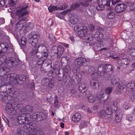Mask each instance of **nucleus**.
<instances>
[{"label": "nucleus", "mask_w": 135, "mask_h": 135, "mask_svg": "<svg viewBox=\"0 0 135 135\" xmlns=\"http://www.w3.org/2000/svg\"><path fill=\"white\" fill-rule=\"evenodd\" d=\"M68 7V5L66 3H64L61 4L59 7H57V10H64Z\"/></svg>", "instance_id": "obj_38"}, {"label": "nucleus", "mask_w": 135, "mask_h": 135, "mask_svg": "<svg viewBox=\"0 0 135 135\" xmlns=\"http://www.w3.org/2000/svg\"><path fill=\"white\" fill-rule=\"evenodd\" d=\"M13 89L5 85L0 86V95L2 96L9 94L12 90Z\"/></svg>", "instance_id": "obj_8"}, {"label": "nucleus", "mask_w": 135, "mask_h": 135, "mask_svg": "<svg viewBox=\"0 0 135 135\" xmlns=\"http://www.w3.org/2000/svg\"><path fill=\"white\" fill-rule=\"evenodd\" d=\"M95 37L99 40H101L102 39L103 37V33L97 31L95 32Z\"/></svg>", "instance_id": "obj_32"}, {"label": "nucleus", "mask_w": 135, "mask_h": 135, "mask_svg": "<svg viewBox=\"0 0 135 135\" xmlns=\"http://www.w3.org/2000/svg\"><path fill=\"white\" fill-rule=\"evenodd\" d=\"M87 127V122L84 120L82 121L79 126V128L80 129L84 128Z\"/></svg>", "instance_id": "obj_35"}, {"label": "nucleus", "mask_w": 135, "mask_h": 135, "mask_svg": "<svg viewBox=\"0 0 135 135\" xmlns=\"http://www.w3.org/2000/svg\"><path fill=\"white\" fill-rule=\"evenodd\" d=\"M110 108L113 114V113L114 114L116 113V112H117V111H119L117 110V107L116 105H115L113 102V104L110 105Z\"/></svg>", "instance_id": "obj_33"}, {"label": "nucleus", "mask_w": 135, "mask_h": 135, "mask_svg": "<svg viewBox=\"0 0 135 135\" xmlns=\"http://www.w3.org/2000/svg\"><path fill=\"white\" fill-rule=\"evenodd\" d=\"M57 47L58 48L57 57L60 58L63 53L64 49L63 47L61 45H59Z\"/></svg>", "instance_id": "obj_29"}, {"label": "nucleus", "mask_w": 135, "mask_h": 135, "mask_svg": "<svg viewBox=\"0 0 135 135\" xmlns=\"http://www.w3.org/2000/svg\"><path fill=\"white\" fill-rule=\"evenodd\" d=\"M3 119L4 121L6 123L8 126L9 127H10L11 126L9 125V119L6 117L5 116H4V117H3Z\"/></svg>", "instance_id": "obj_59"}, {"label": "nucleus", "mask_w": 135, "mask_h": 135, "mask_svg": "<svg viewBox=\"0 0 135 135\" xmlns=\"http://www.w3.org/2000/svg\"><path fill=\"white\" fill-rule=\"evenodd\" d=\"M61 62L63 63L68 62V59H67L66 56H65L62 57L61 59Z\"/></svg>", "instance_id": "obj_55"}, {"label": "nucleus", "mask_w": 135, "mask_h": 135, "mask_svg": "<svg viewBox=\"0 0 135 135\" xmlns=\"http://www.w3.org/2000/svg\"><path fill=\"white\" fill-rule=\"evenodd\" d=\"M81 117V114L78 112H76L72 116V120L74 122H78L80 120Z\"/></svg>", "instance_id": "obj_20"}, {"label": "nucleus", "mask_w": 135, "mask_h": 135, "mask_svg": "<svg viewBox=\"0 0 135 135\" xmlns=\"http://www.w3.org/2000/svg\"><path fill=\"white\" fill-rule=\"evenodd\" d=\"M33 26L32 24L29 23H28L25 28L24 33H26L27 32L30 31L33 27Z\"/></svg>", "instance_id": "obj_26"}, {"label": "nucleus", "mask_w": 135, "mask_h": 135, "mask_svg": "<svg viewBox=\"0 0 135 135\" xmlns=\"http://www.w3.org/2000/svg\"><path fill=\"white\" fill-rule=\"evenodd\" d=\"M15 63V62L13 60H8L6 62V64L7 66L9 67V68L10 69V68H12L14 66Z\"/></svg>", "instance_id": "obj_34"}, {"label": "nucleus", "mask_w": 135, "mask_h": 135, "mask_svg": "<svg viewBox=\"0 0 135 135\" xmlns=\"http://www.w3.org/2000/svg\"><path fill=\"white\" fill-rule=\"evenodd\" d=\"M127 86L128 87H129L130 89H132L134 87L135 84L134 83L131 82L128 83Z\"/></svg>", "instance_id": "obj_54"}, {"label": "nucleus", "mask_w": 135, "mask_h": 135, "mask_svg": "<svg viewBox=\"0 0 135 135\" xmlns=\"http://www.w3.org/2000/svg\"><path fill=\"white\" fill-rule=\"evenodd\" d=\"M37 45H36V46H32V50L31 52V54L32 55L34 56L35 55L38 51L39 50H38V46L37 48Z\"/></svg>", "instance_id": "obj_30"}, {"label": "nucleus", "mask_w": 135, "mask_h": 135, "mask_svg": "<svg viewBox=\"0 0 135 135\" xmlns=\"http://www.w3.org/2000/svg\"><path fill=\"white\" fill-rule=\"evenodd\" d=\"M19 80L21 82V84L23 83L24 81L27 80L28 79V78L26 76L23 75H22L21 76L20 78H19Z\"/></svg>", "instance_id": "obj_39"}, {"label": "nucleus", "mask_w": 135, "mask_h": 135, "mask_svg": "<svg viewBox=\"0 0 135 135\" xmlns=\"http://www.w3.org/2000/svg\"><path fill=\"white\" fill-rule=\"evenodd\" d=\"M34 131L36 132L37 133H39L40 132H41V130L40 129V128L39 127H36L34 129H33Z\"/></svg>", "instance_id": "obj_61"}, {"label": "nucleus", "mask_w": 135, "mask_h": 135, "mask_svg": "<svg viewBox=\"0 0 135 135\" xmlns=\"http://www.w3.org/2000/svg\"><path fill=\"white\" fill-rule=\"evenodd\" d=\"M90 86L92 88L94 89H95L97 88L99 86V84L98 83L97 80L95 79H93L90 81Z\"/></svg>", "instance_id": "obj_25"}, {"label": "nucleus", "mask_w": 135, "mask_h": 135, "mask_svg": "<svg viewBox=\"0 0 135 135\" xmlns=\"http://www.w3.org/2000/svg\"><path fill=\"white\" fill-rule=\"evenodd\" d=\"M130 55L132 56H135V49L133 48L130 49L129 51Z\"/></svg>", "instance_id": "obj_50"}, {"label": "nucleus", "mask_w": 135, "mask_h": 135, "mask_svg": "<svg viewBox=\"0 0 135 135\" xmlns=\"http://www.w3.org/2000/svg\"><path fill=\"white\" fill-rule=\"evenodd\" d=\"M126 119L129 121H131L133 119L132 117L129 115H128L127 116Z\"/></svg>", "instance_id": "obj_63"}, {"label": "nucleus", "mask_w": 135, "mask_h": 135, "mask_svg": "<svg viewBox=\"0 0 135 135\" xmlns=\"http://www.w3.org/2000/svg\"><path fill=\"white\" fill-rule=\"evenodd\" d=\"M131 68L132 70H133L135 69V62L131 65Z\"/></svg>", "instance_id": "obj_64"}, {"label": "nucleus", "mask_w": 135, "mask_h": 135, "mask_svg": "<svg viewBox=\"0 0 135 135\" xmlns=\"http://www.w3.org/2000/svg\"><path fill=\"white\" fill-rule=\"evenodd\" d=\"M54 100V106L55 107H57L58 106L59 101L57 98V96L56 95L55 96Z\"/></svg>", "instance_id": "obj_44"}, {"label": "nucleus", "mask_w": 135, "mask_h": 135, "mask_svg": "<svg viewBox=\"0 0 135 135\" xmlns=\"http://www.w3.org/2000/svg\"><path fill=\"white\" fill-rule=\"evenodd\" d=\"M85 61V59L82 57L77 58L75 60V65L77 68H78L83 65Z\"/></svg>", "instance_id": "obj_15"}, {"label": "nucleus", "mask_w": 135, "mask_h": 135, "mask_svg": "<svg viewBox=\"0 0 135 135\" xmlns=\"http://www.w3.org/2000/svg\"><path fill=\"white\" fill-rule=\"evenodd\" d=\"M49 38L51 41L54 42L56 41V39L54 36L51 33L49 34Z\"/></svg>", "instance_id": "obj_47"}, {"label": "nucleus", "mask_w": 135, "mask_h": 135, "mask_svg": "<svg viewBox=\"0 0 135 135\" xmlns=\"http://www.w3.org/2000/svg\"><path fill=\"white\" fill-rule=\"evenodd\" d=\"M18 76L15 73H11L8 75L6 74L4 78V79L2 80H3V82H5L7 80H10L12 81L13 79Z\"/></svg>", "instance_id": "obj_16"}, {"label": "nucleus", "mask_w": 135, "mask_h": 135, "mask_svg": "<svg viewBox=\"0 0 135 135\" xmlns=\"http://www.w3.org/2000/svg\"><path fill=\"white\" fill-rule=\"evenodd\" d=\"M85 69H86V73L91 75H94L95 73V69L93 66H85Z\"/></svg>", "instance_id": "obj_19"}, {"label": "nucleus", "mask_w": 135, "mask_h": 135, "mask_svg": "<svg viewBox=\"0 0 135 135\" xmlns=\"http://www.w3.org/2000/svg\"><path fill=\"white\" fill-rule=\"evenodd\" d=\"M89 29L91 31L95 29V26L92 24H90L89 25Z\"/></svg>", "instance_id": "obj_58"}, {"label": "nucleus", "mask_w": 135, "mask_h": 135, "mask_svg": "<svg viewBox=\"0 0 135 135\" xmlns=\"http://www.w3.org/2000/svg\"><path fill=\"white\" fill-rule=\"evenodd\" d=\"M122 64L126 66L129 65L130 62L128 58H123L122 59Z\"/></svg>", "instance_id": "obj_40"}, {"label": "nucleus", "mask_w": 135, "mask_h": 135, "mask_svg": "<svg viewBox=\"0 0 135 135\" xmlns=\"http://www.w3.org/2000/svg\"><path fill=\"white\" fill-rule=\"evenodd\" d=\"M104 66L106 70H108V74L111 76L113 72L112 65L110 64H106L104 65Z\"/></svg>", "instance_id": "obj_24"}, {"label": "nucleus", "mask_w": 135, "mask_h": 135, "mask_svg": "<svg viewBox=\"0 0 135 135\" xmlns=\"http://www.w3.org/2000/svg\"><path fill=\"white\" fill-rule=\"evenodd\" d=\"M33 109V108L32 106L28 105L23 107L21 109V112L22 113L24 114L25 113V112H26V113H30V112H32Z\"/></svg>", "instance_id": "obj_17"}, {"label": "nucleus", "mask_w": 135, "mask_h": 135, "mask_svg": "<svg viewBox=\"0 0 135 135\" xmlns=\"http://www.w3.org/2000/svg\"><path fill=\"white\" fill-rule=\"evenodd\" d=\"M80 3L81 5L85 7H88L90 4L88 2V1H87V0H84L82 2H80Z\"/></svg>", "instance_id": "obj_36"}, {"label": "nucleus", "mask_w": 135, "mask_h": 135, "mask_svg": "<svg viewBox=\"0 0 135 135\" xmlns=\"http://www.w3.org/2000/svg\"><path fill=\"white\" fill-rule=\"evenodd\" d=\"M122 117V113L120 111H117L115 113V120L116 123L120 122Z\"/></svg>", "instance_id": "obj_22"}, {"label": "nucleus", "mask_w": 135, "mask_h": 135, "mask_svg": "<svg viewBox=\"0 0 135 135\" xmlns=\"http://www.w3.org/2000/svg\"><path fill=\"white\" fill-rule=\"evenodd\" d=\"M63 75V80L65 82H69L71 80V78L68 73L65 72Z\"/></svg>", "instance_id": "obj_27"}, {"label": "nucleus", "mask_w": 135, "mask_h": 135, "mask_svg": "<svg viewBox=\"0 0 135 135\" xmlns=\"http://www.w3.org/2000/svg\"><path fill=\"white\" fill-rule=\"evenodd\" d=\"M87 98L90 103H93L95 101V98L92 96H88Z\"/></svg>", "instance_id": "obj_46"}, {"label": "nucleus", "mask_w": 135, "mask_h": 135, "mask_svg": "<svg viewBox=\"0 0 135 135\" xmlns=\"http://www.w3.org/2000/svg\"><path fill=\"white\" fill-rule=\"evenodd\" d=\"M69 12L67 9L59 13H57L56 15L57 17L60 18H62L65 15L68 13Z\"/></svg>", "instance_id": "obj_28"}, {"label": "nucleus", "mask_w": 135, "mask_h": 135, "mask_svg": "<svg viewBox=\"0 0 135 135\" xmlns=\"http://www.w3.org/2000/svg\"><path fill=\"white\" fill-rule=\"evenodd\" d=\"M98 74L103 76L107 80H110L111 76L108 74V70H106L103 65H100L98 68Z\"/></svg>", "instance_id": "obj_5"}, {"label": "nucleus", "mask_w": 135, "mask_h": 135, "mask_svg": "<svg viewBox=\"0 0 135 135\" xmlns=\"http://www.w3.org/2000/svg\"><path fill=\"white\" fill-rule=\"evenodd\" d=\"M27 133V135H40V133H37L36 132L34 131L33 129L30 130Z\"/></svg>", "instance_id": "obj_41"}, {"label": "nucleus", "mask_w": 135, "mask_h": 135, "mask_svg": "<svg viewBox=\"0 0 135 135\" xmlns=\"http://www.w3.org/2000/svg\"><path fill=\"white\" fill-rule=\"evenodd\" d=\"M44 61L43 60V59H41V58H39L37 61V65L38 66H41V65H43Z\"/></svg>", "instance_id": "obj_52"}, {"label": "nucleus", "mask_w": 135, "mask_h": 135, "mask_svg": "<svg viewBox=\"0 0 135 135\" xmlns=\"http://www.w3.org/2000/svg\"><path fill=\"white\" fill-rule=\"evenodd\" d=\"M102 98H104V100H106L109 97V95H107L105 92V93H102Z\"/></svg>", "instance_id": "obj_56"}, {"label": "nucleus", "mask_w": 135, "mask_h": 135, "mask_svg": "<svg viewBox=\"0 0 135 135\" xmlns=\"http://www.w3.org/2000/svg\"><path fill=\"white\" fill-rule=\"evenodd\" d=\"M115 13L112 11H111L108 14L107 17L109 19H112L115 17Z\"/></svg>", "instance_id": "obj_42"}, {"label": "nucleus", "mask_w": 135, "mask_h": 135, "mask_svg": "<svg viewBox=\"0 0 135 135\" xmlns=\"http://www.w3.org/2000/svg\"><path fill=\"white\" fill-rule=\"evenodd\" d=\"M41 54V52L40 51L38 50L35 55L37 57L39 58H40Z\"/></svg>", "instance_id": "obj_62"}, {"label": "nucleus", "mask_w": 135, "mask_h": 135, "mask_svg": "<svg viewBox=\"0 0 135 135\" xmlns=\"http://www.w3.org/2000/svg\"><path fill=\"white\" fill-rule=\"evenodd\" d=\"M10 71V69L7 66L0 68V79L1 81H3L2 80L4 79V78L6 73Z\"/></svg>", "instance_id": "obj_13"}, {"label": "nucleus", "mask_w": 135, "mask_h": 135, "mask_svg": "<svg viewBox=\"0 0 135 135\" xmlns=\"http://www.w3.org/2000/svg\"><path fill=\"white\" fill-rule=\"evenodd\" d=\"M6 95L2 96L3 99L4 97L6 100H7L9 101L7 102V106L5 109L6 112L10 115H13L12 117H14L16 113V110H17L20 107V105L14 101L11 100L12 97L10 95Z\"/></svg>", "instance_id": "obj_2"}, {"label": "nucleus", "mask_w": 135, "mask_h": 135, "mask_svg": "<svg viewBox=\"0 0 135 135\" xmlns=\"http://www.w3.org/2000/svg\"><path fill=\"white\" fill-rule=\"evenodd\" d=\"M38 50L41 52L40 58L43 60H45L47 58L49 54V51L47 48L45 46L39 45Z\"/></svg>", "instance_id": "obj_7"}, {"label": "nucleus", "mask_w": 135, "mask_h": 135, "mask_svg": "<svg viewBox=\"0 0 135 135\" xmlns=\"http://www.w3.org/2000/svg\"><path fill=\"white\" fill-rule=\"evenodd\" d=\"M46 117V114L42 112H36L34 113L32 115L33 118L38 121H41L45 119Z\"/></svg>", "instance_id": "obj_9"}, {"label": "nucleus", "mask_w": 135, "mask_h": 135, "mask_svg": "<svg viewBox=\"0 0 135 135\" xmlns=\"http://www.w3.org/2000/svg\"><path fill=\"white\" fill-rule=\"evenodd\" d=\"M112 114L110 107H105L104 108V110H101L98 115L100 117L107 119L108 117L107 115H111Z\"/></svg>", "instance_id": "obj_6"}, {"label": "nucleus", "mask_w": 135, "mask_h": 135, "mask_svg": "<svg viewBox=\"0 0 135 135\" xmlns=\"http://www.w3.org/2000/svg\"><path fill=\"white\" fill-rule=\"evenodd\" d=\"M78 89L80 92L84 93L87 90V89L85 84H81L79 85Z\"/></svg>", "instance_id": "obj_23"}, {"label": "nucleus", "mask_w": 135, "mask_h": 135, "mask_svg": "<svg viewBox=\"0 0 135 135\" xmlns=\"http://www.w3.org/2000/svg\"><path fill=\"white\" fill-rule=\"evenodd\" d=\"M57 6H54L51 7L49 6L48 8V9L50 12H52L54 10H57Z\"/></svg>", "instance_id": "obj_45"}, {"label": "nucleus", "mask_w": 135, "mask_h": 135, "mask_svg": "<svg viewBox=\"0 0 135 135\" xmlns=\"http://www.w3.org/2000/svg\"><path fill=\"white\" fill-rule=\"evenodd\" d=\"M26 42L27 40L26 38L24 37H22L21 39V43L22 46H25Z\"/></svg>", "instance_id": "obj_49"}, {"label": "nucleus", "mask_w": 135, "mask_h": 135, "mask_svg": "<svg viewBox=\"0 0 135 135\" xmlns=\"http://www.w3.org/2000/svg\"><path fill=\"white\" fill-rule=\"evenodd\" d=\"M11 83L12 84L14 85L17 84H21V83L19 79L18 76L15 78V79L12 80Z\"/></svg>", "instance_id": "obj_37"}, {"label": "nucleus", "mask_w": 135, "mask_h": 135, "mask_svg": "<svg viewBox=\"0 0 135 135\" xmlns=\"http://www.w3.org/2000/svg\"><path fill=\"white\" fill-rule=\"evenodd\" d=\"M28 8V6L23 7L15 12L16 17L20 20L16 25V28L18 31L21 30L26 24V20L28 17V15L30 13L29 10L27 9Z\"/></svg>", "instance_id": "obj_1"}, {"label": "nucleus", "mask_w": 135, "mask_h": 135, "mask_svg": "<svg viewBox=\"0 0 135 135\" xmlns=\"http://www.w3.org/2000/svg\"><path fill=\"white\" fill-rule=\"evenodd\" d=\"M113 90V88L108 87L105 90V92L109 95L112 92Z\"/></svg>", "instance_id": "obj_43"}, {"label": "nucleus", "mask_w": 135, "mask_h": 135, "mask_svg": "<svg viewBox=\"0 0 135 135\" xmlns=\"http://www.w3.org/2000/svg\"><path fill=\"white\" fill-rule=\"evenodd\" d=\"M111 83L112 85H114L118 83L117 86V89H123L124 88L126 85L122 83H120L119 82V78H113L111 79Z\"/></svg>", "instance_id": "obj_11"}, {"label": "nucleus", "mask_w": 135, "mask_h": 135, "mask_svg": "<svg viewBox=\"0 0 135 135\" xmlns=\"http://www.w3.org/2000/svg\"><path fill=\"white\" fill-rule=\"evenodd\" d=\"M40 37V35L38 33L36 34L33 35L30 37L28 40L29 43L31 44L32 46H35L37 45L38 40Z\"/></svg>", "instance_id": "obj_10"}, {"label": "nucleus", "mask_w": 135, "mask_h": 135, "mask_svg": "<svg viewBox=\"0 0 135 135\" xmlns=\"http://www.w3.org/2000/svg\"><path fill=\"white\" fill-rule=\"evenodd\" d=\"M36 127V125L33 122H30L27 123L24 126L23 128L29 131L30 130L32 129L33 128Z\"/></svg>", "instance_id": "obj_18"}, {"label": "nucleus", "mask_w": 135, "mask_h": 135, "mask_svg": "<svg viewBox=\"0 0 135 135\" xmlns=\"http://www.w3.org/2000/svg\"><path fill=\"white\" fill-rule=\"evenodd\" d=\"M74 30L76 32V34L81 37L84 36L87 33L88 30L86 27L82 26L80 24L77 25L74 27Z\"/></svg>", "instance_id": "obj_4"}, {"label": "nucleus", "mask_w": 135, "mask_h": 135, "mask_svg": "<svg viewBox=\"0 0 135 135\" xmlns=\"http://www.w3.org/2000/svg\"><path fill=\"white\" fill-rule=\"evenodd\" d=\"M54 53L56 54V55L57 56L58 55V48L57 47H54V49L53 50Z\"/></svg>", "instance_id": "obj_57"}, {"label": "nucleus", "mask_w": 135, "mask_h": 135, "mask_svg": "<svg viewBox=\"0 0 135 135\" xmlns=\"http://www.w3.org/2000/svg\"><path fill=\"white\" fill-rule=\"evenodd\" d=\"M23 131L22 130H18L16 133L15 135H24L23 134Z\"/></svg>", "instance_id": "obj_60"}, {"label": "nucleus", "mask_w": 135, "mask_h": 135, "mask_svg": "<svg viewBox=\"0 0 135 135\" xmlns=\"http://www.w3.org/2000/svg\"><path fill=\"white\" fill-rule=\"evenodd\" d=\"M55 83V81L54 80L51 79L48 85L49 87L50 88H52L54 86Z\"/></svg>", "instance_id": "obj_48"}, {"label": "nucleus", "mask_w": 135, "mask_h": 135, "mask_svg": "<svg viewBox=\"0 0 135 135\" xmlns=\"http://www.w3.org/2000/svg\"><path fill=\"white\" fill-rule=\"evenodd\" d=\"M111 1H112V4L113 5H115L120 1V0H98L97 2L98 6L96 7L97 9L101 11L104 9L105 6H109Z\"/></svg>", "instance_id": "obj_3"}, {"label": "nucleus", "mask_w": 135, "mask_h": 135, "mask_svg": "<svg viewBox=\"0 0 135 135\" xmlns=\"http://www.w3.org/2000/svg\"><path fill=\"white\" fill-rule=\"evenodd\" d=\"M94 37H95V34L94 35L91 33L88 34L85 37L86 39L89 41H92Z\"/></svg>", "instance_id": "obj_31"}, {"label": "nucleus", "mask_w": 135, "mask_h": 135, "mask_svg": "<svg viewBox=\"0 0 135 135\" xmlns=\"http://www.w3.org/2000/svg\"><path fill=\"white\" fill-rule=\"evenodd\" d=\"M6 2L4 0H0V4L1 6L5 8L7 7V6L6 4Z\"/></svg>", "instance_id": "obj_51"}, {"label": "nucleus", "mask_w": 135, "mask_h": 135, "mask_svg": "<svg viewBox=\"0 0 135 135\" xmlns=\"http://www.w3.org/2000/svg\"><path fill=\"white\" fill-rule=\"evenodd\" d=\"M18 122L19 124H26L29 121L28 118L26 117V115L24 113H22L18 117Z\"/></svg>", "instance_id": "obj_12"}, {"label": "nucleus", "mask_w": 135, "mask_h": 135, "mask_svg": "<svg viewBox=\"0 0 135 135\" xmlns=\"http://www.w3.org/2000/svg\"><path fill=\"white\" fill-rule=\"evenodd\" d=\"M80 3L79 2H76L72 3L70 7V9H67L68 12L74 10L75 9L79 7Z\"/></svg>", "instance_id": "obj_21"}, {"label": "nucleus", "mask_w": 135, "mask_h": 135, "mask_svg": "<svg viewBox=\"0 0 135 135\" xmlns=\"http://www.w3.org/2000/svg\"><path fill=\"white\" fill-rule=\"evenodd\" d=\"M63 73H62L61 74H59L58 75V76L57 79L59 81H61L62 80H63L64 78H63Z\"/></svg>", "instance_id": "obj_53"}, {"label": "nucleus", "mask_w": 135, "mask_h": 135, "mask_svg": "<svg viewBox=\"0 0 135 135\" xmlns=\"http://www.w3.org/2000/svg\"><path fill=\"white\" fill-rule=\"evenodd\" d=\"M127 7L126 4L123 3H119L115 7V10L117 13H120L124 11Z\"/></svg>", "instance_id": "obj_14"}]
</instances>
